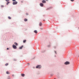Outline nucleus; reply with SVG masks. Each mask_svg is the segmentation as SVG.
I'll return each mask as SVG.
<instances>
[{"label":"nucleus","mask_w":79,"mask_h":79,"mask_svg":"<svg viewBox=\"0 0 79 79\" xmlns=\"http://www.w3.org/2000/svg\"><path fill=\"white\" fill-rule=\"evenodd\" d=\"M12 47L14 49H16V48H17V47L14 44L13 45Z\"/></svg>","instance_id":"f257e3e1"},{"label":"nucleus","mask_w":79,"mask_h":79,"mask_svg":"<svg viewBox=\"0 0 79 79\" xmlns=\"http://www.w3.org/2000/svg\"><path fill=\"white\" fill-rule=\"evenodd\" d=\"M36 68H39V69H40V68H41V65H38L36 67Z\"/></svg>","instance_id":"f03ea898"},{"label":"nucleus","mask_w":79,"mask_h":79,"mask_svg":"<svg viewBox=\"0 0 79 79\" xmlns=\"http://www.w3.org/2000/svg\"><path fill=\"white\" fill-rule=\"evenodd\" d=\"M18 3V2L16 1H14L13 2V5H16Z\"/></svg>","instance_id":"7ed1b4c3"},{"label":"nucleus","mask_w":79,"mask_h":79,"mask_svg":"<svg viewBox=\"0 0 79 79\" xmlns=\"http://www.w3.org/2000/svg\"><path fill=\"white\" fill-rule=\"evenodd\" d=\"M69 64H70V63L68 61H67L64 63V64L66 65Z\"/></svg>","instance_id":"20e7f679"},{"label":"nucleus","mask_w":79,"mask_h":79,"mask_svg":"<svg viewBox=\"0 0 79 79\" xmlns=\"http://www.w3.org/2000/svg\"><path fill=\"white\" fill-rule=\"evenodd\" d=\"M40 6H41L42 7H43V6H44V4L42 3H40Z\"/></svg>","instance_id":"39448f33"},{"label":"nucleus","mask_w":79,"mask_h":79,"mask_svg":"<svg viewBox=\"0 0 79 79\" xmlns=\"http://www.w3.org/2000/svg\"><path fill=\"white\" fill-rule=\"evenodd\" d=\"M42 2L43 3H46V1L44 0L42 1Z\"/></svg>","instance_id":"423d86ee"},{"label":"nucleus","mask_w":79,"mask_h":79,"mask_svg":"<svg viewBox=\"0 0 79 79\" xmlns=\"http://www.w3.org/2000/svg\"><path fill=\"white\" fill-rule=\"evenodd\" d=\"M23 48V46H22L19 47V49H22Z\"/></svg>","instance_id":"0eeeda50"},{"label":"nucleus","mask_w":79,"mask_h":79,"mask_svg":"<svg viewBox=\"0 0 79 79\" xmlns=\"http://www.w3.org/2000/svg\"><path fill=\"white\" fill-rule=\"evenodd\" d=\"M10 72L8 71H6V74H10Z\"/></svg>","instance_id":"6e6552de"},{"label":"nucleus","mask_w":79,"mask_h":79,"mask_svg":"<svg viewBox=\"0 0 79 79\" xmlns=\"http://www.w3.org/2000/svg\"><path fill=\"white\" fill-rule=\"evenodd\" d=\"M35 33L37 34V31L36 30H35L34 31Z\"/></svg>","instance_id":"1a4fd4ad"},{"label":"nucleus","mask_w":79,"mask_h":79,"mask_svg":"<svg viewBox=\"0 0 79 79\" xmlns=\"http://www.w3.org/2000/svg\"><path fill=\"white\" fill-rule=\"evenodd\" d=\"M14 44H15V45L16 46H18V43H16V42H15V43H14Z\"/></svg>","instance_id":"9d476101"},{"label":"nucleus","mask_w":79,"mask_h":79,"mask_svg":"<svg viewBox=\"0 0 79 79\" xmlns=\"http://www.w3.org/2000/svg\"><path fill=\"white\" fill-rule=\"evenodd\" d=\"M42 25V23L40 22V26H41Z\"/></svg>","instance_id":"9b49d317"},{"label":"nucleus","mask_w":79,"mask_h":79,"mask_svg":"<svg viewBox=\"0 0 79 79\" xmlns=\"http://www.w3.org/2000/svg\"><path fill=\"white\" fill-rule=\"evenodd\" d=\"M24 21H27V19H24Z\"/></svg>","instance_id":"f8f14e48"},{"label":"nucleus","mask_w":79,"mask_h":79,"mask_svg":"<svg viewBox=\"0 0 79 79\" xmlns=\"http://www.w3.org/2000/svg\"><path fill=\"white\" fill-rule=\"evenodd\" d=\"M26 40H24L23 41V43H26Z\"/></svg>","instance_id":"ddd939ff"},{"label":"nucleus","mask_w":79,"mask_h":79,"mask_svg":"<svg viewBox=\"0 0 79 79\" xmlns=\"http://www.w3.org/2000/svg\"><path fill=\"white\" fill-rule=\"evenodd\" d=\"M21 76L23 77H24V76H25V75L24 74H22Z\"/></svg>","instance_id":"4468645a"},{"label":"nucleus","mask_w":79,"mask_h":79,"mask_svg":"<svg viewBox=\"0 0 79 79\" xmlns=\"http://www.w3.org/2000/svg\"><path fill=\"white\" fill-rule=\"evenodd\" d=\"M10 3V2H8L7 3H6V5H8V4H9V3Z\"/></svg>","instance_id":"2eb2a0df"},{"label":"nucleus","mask_w":79,"mask_h":79,"mask_svg":"<svg viewBox=\"0 0 79 79\" xmlns=\"http://www.w3.org/2000/svg\"><path fill=\"white\" fill-rule=\"evenodd\" d=\"M5 66H8V64H5Z\"/></svg>","instance_id":"dca6fc26"},{"label":"nucleus","mask_w":79,"mask_h":79,"mask_svg":"<svg viewBox=\"0 0 79 79\" xmlns=\"http://www.w3.org/2000/svg\"><path fill=\"white\" fill-rule=\"evenodd\" d=\"M8 19H10V17H8Z\"/></svg>","instance_id":"f3484780"},{"label":"nucleus","mask_w":79,"mask_h":79,"mask_svg":"<svg viewBox=\"0 0 79 79\" xmlns=\"http://www.w3.org/2000/svg\"><path fill=\"white\" fill-rule=\"evenodd\" d=\"M74 0H71V2H74Z\"/></svg>","instance_id":"a211bd4d"},{"label":"nucleus","mask_w":79,"mask_h":79,"mask_svg":"<svg viewBox=\"0 0 79 79\" xmlns=\"http://www.w3.org/2000/svg\"><path fill=\"white\" fill-rule=\"evenodd\" d=\"M12 1L13 2H15V1H16V0H12Z\"/></svg>","instance_id":"6ab92c4d"},{"label":"nucleus","mask_w":79,"mask_h":79,"mask_svg":"<svg viewBox=\"0 0 79 79\" xmlns=\"http://www.w3.org/2000/svg\"><path fill=\"white\" fill-rule=\"evenodd\" d=\"M6 2H8V1H9V0H6Z\"/></svg>","instance_id":"aec40b11"},{"label":"nucleus","mask_w":79,"mask_h":79,"mask_svg":"<svg viewBox=\"0 0 79 79\" xmlns=\"http://www.w3.org/2000/svg\"><path fill=\"white\" fill-rule=\"evenodd\" d=\"M4 6H3V5H2L1 6V7H3Z\"/></svg>","instance_id":"412c9836"},{"label":"nucleus","mask_w":79,"mask_h":79,"mask_svg":"<svg viewBox=\"0 0 79 79\" xmlns=\"http://www.w3.org/2000/svg\"><path fill=\"white\" fill-rule=\"evenodd\" d=\"M27 64H28V65H29V63H27Z\"/></svg>","instance_id":"4be33fe9"},{"label":"nucleus","mask_w":79,"mask_h":79,"mask_svg":"<svg viewBox=\"0 0 79 79\" xmlns=\"http://www.w3.org/2000/svg\"><path fill=\"white\" fill-rule=\"evenodd\" d=\"M7 50H9V48H7Z\"/></svg>","instance_id":"5701e85b"},{"label":"nucleus","mask_w":79,"mask_h":79,"mask_svg":"<svg viewBox=\"0 0 79 79\" xmlns=\"http://www.w3.org/2000/svg\"><path fill=\"white\" fill-rule=\"evenodd\" d=\"M27 15H28V14L27 13L26 14Z\"/></svg>","instance_id":"b1692460"},{"label":"nucleus","mask_w":79,"mask_h":79,"mask_svg":"<svg viewBox=\"0 0 79 79\" xmlns=\"http://www.w3.org/2000/svg\"><path fill=\"white\" fill-rule=\"evenodd\" d=\"M55 53H56V51H55Z\"/></svg>","instance_id":"393cba45"},{"label":"nucleus","mask_w":79,"mask_h":79,"mask_svg":"<svg viewBox=\"0 0 79 79\" xmlns=\"http://www.w3.org/2000/svg\"><path fill=\"white\" fill-rule=\"evenodd\" d=\"M14 76V75H12V76Z\"/></svg>","instance_id":"a878e982"},{"label":"nucleus","mask_w":79,"mask_h":79,"mask_svg":"<svg viewBox=\"0 0 79 79\" xmlns=\"http://www.w3.org/2000/svg\"><path fill=\"white\" fill-rule=\"evenodd\" d=\"M44 21H45V20H44Z\"/></svg>","instance_id":"bb28decb"},{"label":"nucleus","mask_w":79,"mask_h":79,"mask_svg":"<svg viewBox=\"0 0 79 79\" xmlns=\"http://www.w3.org/2000/svg\"><path fill=\"white\" fill-rule=\"evenodd\" d=\"M54 79H56V78H54Z\"/></svg>","instance_id":"cd10ccee"},{"label":"nucleus","mask_w":79,"mask_h":79,"mask_svg":"<svg viewBox=\"0 0 79 79\" xmlns=\"http://www.w3.org/2000/svg\"><path fill=\"white\" fill-rule=\"evenodd\" d=\"M8 79H9V78H8Z\"/></svg>","instance_id":"c85d7f7f"}]
</instances>
